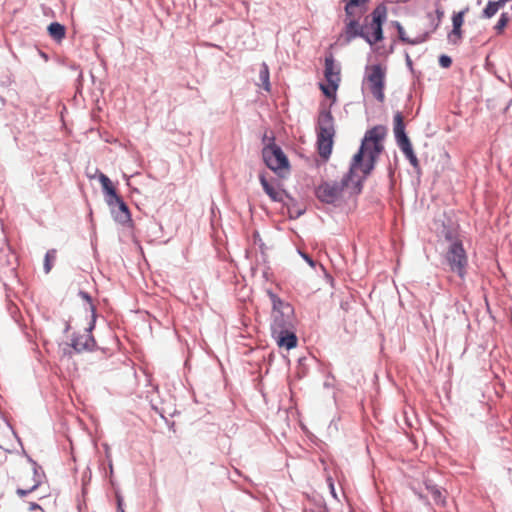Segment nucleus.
I'll list each match as a JSON object with an SVG mask.
<instances>
[{
    "label": "nucleus",
    "instance_id": "obj_1",
    "mask_svg": "<svg viewBox=\"0 0 512 512\" xmlns=\"http://www.w3.org/2000/svg\"><path fill=\"white\" fill-rule=\"evenodd\" d=\"M387 129L378 125L369 129L362 140L359 151L354 155L349 173L340 182H324L316 190L317 198L326 203L335 202L345 187L353 186L360 190L363 179L374 169L379 155L384 149L382 144Z\"/></svg>",
    "mask_w": 512,
    "mask_h": 512
},
{
    "label": "nucleus",
    "instance_id": "obj_2",
    "mask_svg": "<svg viewBox=\"0 0 512 512\" xmlns=\"http://www.w3.org/2000/svg\"><path fill=\"white\" fill-rule=\"evenodd\" d=\"M268 296L272 304L271 333H283L284 329H294L295 316L293 307L272 292H268Z\"/></svg>",
    "mask_w": 512,
    "mask_h": 512
},
{
    "label": "nucleus",
    "instance_id": "obj_3",
    "mask_svg": "<svg viewBox=\"0 0 512 512\" xmlns=\"http://www.w3.org/2000/svg\"><path fill=\"white\" fill-rule=\"evenodd\" d=\"M335 130L330 111H322L318 117L317 146L319 155L328 159L333 147Z\"/></svg>",
    "mask_w": 512,
    "mask_h": 512
},
{
    "label": "nucleus",
    "instance_id": "obj_4",
    "mask_svg": "<svg viewBox=\"0 0 512 512\" xmlns=\"http://www.w3.org/2000/svg\"><path fill=\"white\" fill-rule=\"evenodd\" d=\"M99 181L104 192L107 195V204L110 207H117L115 211V219L120 223H126L131 220L128 206L123 199L117 194L115 187L110 179L103 173L99 174Z\"/></svg>",
    "mask_w": 512,
    "mask_h": 512
},
{
    "label": "nucleus",
    "instance_id": "obj_5",
    "mask_svg": "<svg viewBox=\"0 0 512 512\" xmlns=\"http://www.w3.org/2000/svg\"><path fill=\"white\" fill-rule=\"evenodd\" d=\"M386 68L380 64L366 67L364 83L367 85L373 97L380 103L385 100Z\"/></svg>",
    "mask_w": 512,
    "mask_h": 512
},
{
    "label": "nucleus",
    "instance_id": "obj_6",
    "mask_svg": "<svg viewBox=\"0 0 512 512\" xmlns=\"http://www.w3.org/2000/svg\"><path fill=\"white\" fill-rule=\"evenodd\" d=\"M445 260L452 272L457 273L460 278H464L468 257L459 239L452 240L445 252Z\"/></svg>",
    "mask_w": 512,
    "mask_h": 512
},
{
    "label": "nucleus",
    "instance_id": "obj_7",
    "mask_svg": "<svg viewBox=\"0 0 512 512\" xmlns=\"http://www.w3.org/2000/svg\"><path fill=\"white\" fill-rule=\"evenodd\" d=\"M371 23L369 28L371 33L368 32V40H365L371 46L383 40V23L387 18V7L384 4H380L375 7L371 13Z\"/></svg>",
    "mask_w": 512,
    "mask_h": 512
},
{
    "label": "nucleus",
    "instance_id": "obj_8",
    "mask_svg": "<svg viewBox=\"0 0 512 512\" xmlns=\"http://www.w3.org/2000/svg\"><path fill=\"white\" fill-rule=\"evenodd\" d=\"M40 485L39 475L32 466L21 468L17 476V494L21 497L31 493Z\"/></svg>",
    "mask_w": 512,
    "mask_h": 512
},
{
    "label": "nucleus",
    "instance_id": "obj_9",
    "mask_svg": "<svg viewBox=\"0 0 512 512\" xmlns=\"http://www.w3.org/2000/svg\"><path fill=\"white\" fill-rule=\"evenodd\" d=\"M262 156L265 164L273 171L278 172L288 169L289 162L282 149L271 144L263 148Z\"/></svg>",
    "mask_w": 512,
    "mask_h": 512
},
{
    "label": "nucleus",
    "instance_id": "obj_10",
    "mask_svg": "<svg viewBox=\"0 0 512 512\" xmlns=\"http://www.w3.org/2000/svg\"><path fill=\"white\" fill-rule=\"evenodd\" d=\"M361 17L346 16L344 20V28L339 36V41L343 44H348L357 37L364 40H368V32L364 30V27L360 23Z\"/></svg>",
    "mask_w": 512,
    "mask_h": 512
},
{
    "label": "nucleus",
    "instance_id": "obj_11",
    "mask_svg": "<svg viewBox=\"0 0 512 512\" xmlns=\"http://www.w3.org/2000/svg\"><path fill=\"white\" fill-rule=\"evenodd\" d=\"M394 127L393 131L397 144L407 159L415 155L412 144L405 133L404 117L401 112H396L394 115Z\"/></svg>",
    "mask_w": 512,
    "mask_h": 512
},
{
    "label": "nucleus",
    "instance_id": "obj_12",
    "mask_svg": "<svg viewBox=\"0 0 512 512\" xmlns=\"http://www.w3.org/2000/svg\"><path fill=\"white\" fill-rule=\"evenodd\" d=\"M469 11V8L466 7L464 10L456 12L452 16V30L448 34L449 41L456 44L462 38V25L464 23L465 14Z\"/></svg>",
    "mask_w": 512,
    "mask_h": 512
},
{
    "label": "nucleus",
    "instance_id": "obj_13",
    "mask_svg": "<svg viewBox=\"0 0 512 512\" xmlns=\"http://www.w3.org/2000/svg\"><path fill=\"white\" fill-rule=\"evenodd\" d=\"M272 337L280 348L287 350L295 348L298 343L294 329H284L283 333H272Z\"/></svg>",
    "mask_w": 512,
    "mask_h": 512
},
{
    "label": "nucleus",
    "instance_id": "obj_14",
    "mask_svg": "<svg viewBox=\"0 0 512 512\" xmlns=\"http://www.w3.org/2000/svg\"><path fill=\"white\" fill-rule=\"evenodd\" d=\"M324 76L327 83H340V68L335 64L332 54H329L325 58Z\"/></svg>",
    "mask_w": 512,
    "mask_h": 512
},
{
    "label": "nucleus",
    "instance_id": "obj_15",
    "mask_svg": "<svg viewBox=\"0 0 512 512\" xmlns=\"http://www.w3.org/2000/svg\"><path fill=\"white\" fill-rule=\"evenodd\" d=\"M370 0H344L345 16L362 17Z\"/></svg>",
    "mask_w": 512,
    "mask_h": 512
},
{
    "label": "nucleus",
    "instance_id": "obj_16",
    "mask_svg": "<svg viewBox=\"0 0 512 512\" xmlns=\"http://www.w3.org/2000/svg\"><path fill=\"white\" fill-rule=\"evenodd\" d=\"M71 346L76 352L93 349L95 342L88 330L71 340Z\"/></svg>",
    "mask_w": 512,
    "mask_h": 512
},
{
    "label": "nucleus",
    "instance_id": "obj_17",
    "mask_svg": "<svg viewBox=\"0 0 512 512\" xmlns=\"http://www.w3.org/2000/svg\"><path fill=\"white\" fill-rule=\"evenodd\" d=\"M259 180L265 193L270 197L272 201H283V191L279 188L278 184L270 183L262 174L259 176Z\"/></svg>",
    "mask_w": 512,
    "mask_h": 512
},
{
    "label": "nucleus",
    "instance_id": "obj_18",
    "mask_svg": "<svg viewBox=\"0 0 512 512\" xmlns=\"http://www.w3.org/2000/svg\"><path fill=\"white\" fill-rule=\"evenodd\" d=\"M395 27L398 32L399 40L405 44L417 45L425 42L429 37V33H425L423 35L417 36L416 38H410L407 36L405 29L399 22H395Z\"/></svg>",
    "mask_w": 512,
    "mask_h": 512
},
{
    "label": "nucleus",
    "instance_id": "obj_19",
    "mask_svg": "<svg viewBox=\"0 0 512 512\" xmlns=\"http://www.w3.org/2000/svg\"><path fill=\"white\" fill-rule=\"evenodd\" d=\"M48 32L49 35L57 41H60L65 37V27L58 22L51 23L48 26Z\"/></svg>",
    "mask_w": 512,
    "mask_h": 512
},
{
    "label": "nucleus",
    "instance_id": "obj_20",
    "mask_svg": "<svg viewBox=\"0 0 512 512\" xmlns=\"http://www.w3.org/2000/svg\"><path fill=\"white\" fill-rule=\"evenodd\" d=\"M259 80L266 91H270L269 69L266 63H262L259 70Z\"/></svg>",
    "mask_w": 512,
    "mask_h": 512
},
{
    "label": "nucleus",
    "instance_id": "obj_21",
    "mask_svg": "<svg viewBox=\"0 0 512 512\" xmlns=\"http://www.w3.org/2000/svg\"><path fill=\"white\" fill-rule=\"evenodd\" d=\"M500 8L501 3H498L496 1H489L483 11V14L486 18H491L498 12Z\"/></svg>",
    "mask_w": 512,
    "mask_h": 512
},
{
    "label": "nucleus",
    "instance_id": "obj_22",
    "mask_svg": "<svg viewBox=\"0 0 512 512\" xmlns=\"http://www.w3.org/2000/svg\"><path fill=\"white\" fill-rule=\"evenodd\" d=\"M338 86V83H328L327 85H321V90L325 96L332 98L335 97Z\"/></svg>",
    "mask_w": 512,
    "mask_h": 512
},
{
    "label": "nucleus",
    "instance_id": "obj_23",
    "mask_svg": "<svg viewBox=\"0 0 512 512\" xmlns=\"http://www.w3.org/2000/svg\"><path fill=\"white\" fill-rule=\"evenodd\" d=\"M433 500L437 503V504H444L445 503V497L443 496L442 494V491L440 489H438L437 487L433 486V487H427Z\"/></svg>",
    "mask_w": 512,
    "mask_h": 512
},
{
    "label": "nucleus",
    "instance_id": "obj_24",
    "mask_svg": "<svg viewBox=\"0 0 512 512\" xmlns=\"http://www.w3.org/2000/svg\"><path fill=\"white\" fill-rule=\"evenodd\" d=\"M56 258V250H49L45 255L44 269L46 273H49L52 268V263Z\"/></svg>",
    "mask_w": 512,
    "mask_h": 512
},
{
    "label": "nucleus",
    "instance_id": "obj_25",
    "mask_svg": "<svg viewBox=\"0 0 512 512\" xmlns=\"http://www.w3.org/2000/svg\"><path fill=\"white\" fill-rule=\"evenodd\" d=\"M507 23H508V18H507V16H506V14H502V15H501V17H500V19L498 20V22H497V24H496L495 28H496L499 32H501V31L506 27Z\"/></svg>",
    "mask_w": 512,
    "mask_h": 512
},
{
    "label": "nucleus",
    "instance_id": "obj_26",
    "mask_svg": "<svg viewBox=\"0 0 512 512\" xmlns=\"http://www.w3.org/2000/svg\"><path fill=\"white\" fill-rule=\"evenodd\" d=\"M439 64L443 68H449L451 66V64H452V60L447 55H441L439 57Z\"/></svg>",
    "mask_w": 512,
    "mask_h": 512
},
{
    "label": "nucleus",
    "instance_id": "obj_27",
    "mask_svg": "<svg viewBox=\"0 0 512 512\" xmlns=\"http://www.w3.org/2000/svg\"><path fill=\"white\" fill-rule=\"evenodd\" d=\"M408 160H409L410 164L413 166L414 169H416V170L420 169V164H419V161H418L416 155H413Z\"/></svg>",
    "mask_w": 512,
    "mask_h": 512
},
{
    "label": "nucleus",
    "instance_id": "obj_28",
    "mask_svg": "<svg viewBox=\"0 0 512 512\" xmlns=\"http://www.w3.org/2000/svg\"><path fill=\"white\" fill-rule=\"evenodd\" d=\"M436 14H437L438 22H440L444 15V12L442 10L438 9V10H436ZM438 24L439 23L436 24V26L434 27V30L438 27Z\"/></svg>",
    "mask_w": 512,
    "mask_h": 512
},
{
    "label": "nucleus",
    "instance_id": "obj_29",
    "mask_svg": "<svg viewBox=\"0 0 512 512\" xmlns=\"http://www.w3.org/2000/svg\"><path fill=\"white\" fill-rule=\"evenodd\" d=\"M303 257L311 267L315 266V262L308 255L304 254Z\"/></svg>",
    "mask_w": 512,
    "mask_h": 512
},
{
    "label": "nucleus",
    "instance_id": "obj_30",
    "mask_svg": "<svg viewBox=\"0 0 512 512\" xmlns=\"http://www.w3.org/2000/svg\"><path fill=\"white\" fill-rule=\"evenodd\" d=\"M82 295H83V297H84L85 299L90 300V297H89V295H88V294H86V293H82Z\"/></svg>",
    "mask_w": 512,
    "mask_h": 512
},
{
    "label": "nucleus",
    "instance_id": "obj_31",
    "mask_svg": "<svg viewBox=\"0 0 512 512\" xmlns=\"http://www.w3.org/2000/svg\"><path fill=\"white\" fill-rule=\"evenodd\" d=\"M36 508H40V506L38 504H32L31 509H36Z\"/></svg>",
    "mask_w": 512,
    "mask_h": 512
},
{
    "label": "nucleus",
    "instance_id": "obj_32",
    "mask_svg": "<svg viewBox=\"0 0 512 512\" xmlns=\"http://www.w3.org/2000/svg\"><path fill=\"white\" fill-rule=\"evenodd\" d=\"M507 0H499L498 3H501V7L506 3Z\"/></svg>",
    "mask_w": 512,
    "mask_h": 512
},
{
    "label": "nucleus",
    "instance_id": "obj_33",
    "mask_svg": "<svg viewBox=\"0 0 512 512\" xmlns=\"http://www.w3.org/2000/svg\"><path fill=\"white\" fill-rule=\"evenodd\" d=\"M407 61H408L409 63H411V61H410V56H408V55H407Z\"/></svg>",
    "mask_w": 512,
    "mask_h": 512
}]
</instances>
